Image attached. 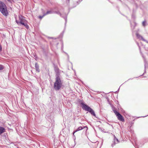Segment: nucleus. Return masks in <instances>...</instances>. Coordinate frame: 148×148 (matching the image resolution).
I'll return each mask as SVG.
<instances>
[{
	"label": "nucleus",
	"instance_id": "obj_1",
	"mask_svg": "<svg viewBox=\"0 0 148 148\" xmlns=\"http://www.w3.org/2000/svg\"><path fill=\"white\" fill-rule=\"evenodd\" d=\"M130 1L134 3V8L132 11V18L134 19L135 18V16L134 15L136 13V9L139 7H141V5H142L141 2L139 0H130Z\"/></svg>",
	"mask_w": 148,
	"mask_h": 148
},
{
	"label": "nucleus",
	"instance_id": "obj_2",
	"mask_svg": "<svg viewBox=\"0 0 148 148\" xmlns=\"http://www.w3.org/2000/svg\"><path fill=\"white\" fill-rule=\"evenodd\" d=\"M63 82L60 79V77H56L55 81L54 84V88L56 91L60 90L62 85Z\"/></svg>",
	"mask_w": 148,
	"mask_h": 148
},
{
	"label": "nucleus",
	"instance_id": "obj_3",
	"mask_svg": "<svg viewBox=\"0 0 148 148\" xmlns=\"http://www.w3.org/2000/svg\"><path fill=\"white\" fill-rule=\"evenodd\" d=\"M80 104L83 110L88 112L92 115L97 118L95 112L90 107L83 102H81Z\"/></svg>",
	"mask_w": 148,
	"mask_h": 148
},
{
	"label": "nucleus",
	"instance_id": "obj_4",
	"mask_svg": "<svg viewBox=\"0 0 148 148\" xmlns=\"http://www.w3.org/2000/svg\"><path fill=\"white\" fill-rule=\"evenodd\" d=\"M0 12L4 16H7L8 14L6 5L1 1H0Z\"/></svg>",
	"mask_w": 148,
	"mask_h": 148
},
{
	"label": "nucleus",
	"instance_id": "obj_5",
	"mask_svg": "<svg viewBox=\"0 0 148 148\" xmlns=\"http://www.w3.org/2000/svg\"><path fill=\"white\" fill-rule=\"evenodd\" d=\"M59 14L60 15V16L64 18L65 20V25H66V22H67V15L66 14H64V16L61 13H60V12L59 11H54V13H53V14Z\"/></svg>",
	"mask_w": 148,
	"mask_h": 148
},
{
	"label": "nucleus",
	"instance_id": "obj_6",
	"mask_svg": "<svg viewBox=\"0 0 148 148\" xmlns=\"http://www.w3.org/2000/svg\"><path fill=\"white\" fill-rule=\"evenodd\" d=\"M116 114H115L116 116L117 117L119 121H124V117L119 112H115Z\"/></svg>",
	"mask_w": 148,
	"mask_h": 148
},
{
	"label": "nucleus",
	"instance_id": "obj_7",
	"mask_svg": "<svg viewBox=\"0 0 148 148\" xmlns=\"http://www.w3.org/2000/svg\"><path fill=\"white\" fill-rule=\"evenodd\" d=\"M55 71L56 73V77H60L59 69L57 66H55L54 67Z\"/></svg>",
	"mask_w": 148,
	"mask_h": 148
},
{
	"label": "nucleus",
	"instance_id": "obj_8",
	"mask_svg": "<svg viewBox=\"0 0 148 148\" xmlns=\"http://www.w3.org/2000/svg\"><path fill=\"white\" fill-rule=\"evenodd\" d=\"M136 35L137 37L140 40H142L143 41L146 42L147 43H148V41L143 38V37L140 35L138 33H136Z\"/></svg>",
	"mask_w": 148,
	"mask_h": 148
},
{
	"label": "nucleus",
	"instance_id": "obj_9",
	"mask_svg": "<svg viewBox=\"0 0 148 148\" xmlns=\"http://www.w3.org/2000/svg\"><path fill=\"white\" fill-rule=\"evenodd\" d=\"M85 128H87L86 130L88 129V128H87V127H86V126H84V127H83L80 126V127H79L77 129H76L74 131V132H73V134L74 135V134L76 132L78 131L81 130Z\"/></svg>",
	"mask_w": 148,
	"mask_h": 148
},
{
	"label": "nucleus",
	"instance_id": "obj_10",
	"mask_svg": "<svg viewBox=\"0 0 148 148\" xmlns=\"http://www.w3.org/2000/svg\"><path fill=\"white\" fill-rule=\"evenodd\" d=\"M20 25H24L25 27L27 29H29V26L27 23H25L24 21H21L20 22Z\"/></svg>",
	"mask_w": 148,
	"mask_h": 148
},
{
	"label": "nucleus",
	"instance_id": "obj_11",
	"mask_svg": "<svg viewBox=\"0 0 148 148\" xmlns=\"http://www.w3.org/2000/svg\"><path fill=\"white\" fill-rule=\"evenodd\" d=\"M54 11L52 8H51L50 10L47 11L46 13H45L46 15L50 14H53Z\"/></svg>",
	"mask_w": 148,
	"mask_h": 148
},
{
	"label": "nucleus",
	"instance_id": "obj_12",
	"mask_svg": "<svg viewBox=\"0 0 148 148\" xmlns=\"http://www.w3.org/2000/svg\"><path fill=\"white\" fill-rule=\"evenodd\" d=\"M5 131V129L3 127L0 126V135Z\"/></svg>",
	"mask_w": 148,
	"mask_h": 148
},
{
	"label": "nucleus",
	"instance_id": "obj_13",
	"mask_svg": "<svg viewBox=\"0 0 148 148\" xmlns=\"http://www.w3.org/2000/svg\"><path fill=\"white\" fill-rule=\"evenodd\" d=\"M35 67L36 68V71H37L38 72H39L40 70L39 69V66L37 63H35Z\"/></svg>",
	"mask_w": 148,
	"mask_h": 148
},
{
	"label": "nucleus",
	"instance_id": "obj_14",
	"mask_svg": "<svg viewBox=\"0 0 148 148\" xmlns=\"http://www.w3.org/2000/svg\"><path fill=\"white\" fill-rule=\"evenodd\" d=\"M113 136L114 137L113 141L118 143L119 142L118 139L114 135H113Z\"/></svg>",
	"mask_w": 148,
	"mask_h": 148
},
{
	"label": "nucleus",
	"instance_id": "obj_15",
	"mask_svg": "<svg viewBox=\"0 0 148 148\" xmlns=\"http://www.w3.org/2000/svg\"><path fill=\"white\" fill-rule=\"evenodd\" d=\"M112 110L114 112V113L115 114H116V112H118L117 110H116V108L113 105H112L111 106Z\"/></svg>",
	"mask_w": 148,
	"mask_h": 148
},
{
	"label": "nucleus",
	"instance_id": "obj_16",
	"mask_svg": "<svg viewBox=\"0 0 148 148\" xmlns=\"http://www.w3.org/2000/svg\"><path fill=\"white\" fill-rule=\"evenodd\" d=\"M23 17L22 16H19V22L21 21H24V19H23Z\"/></svg>",
	"mask_w": 148,
	"mask_h": 148
},
{
	"label": "nucleus",
	"instance_id": "obj_17",
	"mask_svg": "<svg viewBox=\"0 0 148 148\" xmlns=\"http://www.w3.org/2000/svg\"><path fill=\"white\" fill-rule=\"evenodd\" d=\"M82 0H81V1L80 0H79L78 1H77L76 2H75L74 4H75V5L73 7H75L77 5H78L80 1H82Z\"/></svg>",
	"mask_w": 148,
	"mask_h": 148
},
{
	"label": "nucleus",
	"instance_id": "obj_18",
	"mask_svg": "<svg viewBox=\"0 0 148 148\" xmlns=\"http://www.w3.org/2000/svg\"><path fill=\"white\" fill-rule=\"evenodd\" d=\"M147 23L145 20L144 21L142 22V25L144 27H145Z\"/></svg>",
	"mask_w": 148,
	"mask_h": 148
},
{
	"label": "nucleus",
	"instance_id": "obj_19",
	"mask_svg": "<svg viewBox=\"0 0 148 148\" xmlns=\"http://www.w3.org/2000/svg\"><path fill=\"white\" fill-rule=\"evenodd\" d=\"M117 144V143L115 142H114V141H112V143L111 144V146L112 147H114V146L116 145V144Z\"/></svg>",
	"mask_w": 148,
	"mask_h": 148
},
{
	"label": "nucleus",
	"instance_id": "obj_20",
	"mask_svg": "<svg viewBox=\"0 0 148 148\" xmlns=\"http://www.w3.org/2000/svg\"><path fill=\"white\" fill-rule=\"evenodd\" d=\"M46 16L45 13L43 14V15L42 16H38L39 18L40 19H42L44 16Z\"/></svg>",
	"mask_w": 148,
	"mask_h": 148
},
{
	"label": "nucleus",
	"instance_id": "obj_21",
	"mask_svg": "<svg viewBox=\"0 0 148 148\" xmlns=\"http://www.w3.org/2000/svg\"><path fill=\"white\" fill-rule=\"evenodd\" d=\"M64 31H65V30H64L63 31V32L62 33H61L60 34L59 36L60 37H62L63 36V35L64 33Z\"/></svg>",
	"mask_w": 148,
	"mask_h": 148
},
{
	"label": "nucleus",
	"instance_id": "obj_22",
	"mask_svg": "<svg viewBox=\"0 0 148 148\" xmlns=\"http://www.w3.org/2000/svg\"><path fill=\"white\" fill-rule=\"evenodd\" d=\"M134 24H135V25L134 26H132V23H131L130 22V25H131V27L132 28H133V29H134V27H135V26H136V23H135L134 22Z\"/></svg>",
	"mask_w": 148,
	"mask_h": 148
},
{
	"label": "nucleus",
	"instance_id": "obj_23",
	"mask_svg": "<svg viewBox=\"0 0 148 148\" xmlns=\"http://www.w3.org/2000/svg\"><path fill=\"white\" fill-rule=\"evenodd\" d=\"M9 3L11 4L12 3V2H14V0H7Z\"/></svg>",
	"mask_w": 148,
	"mask_h": 148
},
{
	"label": "nucleus",
	"instance_id": "obj_24",
	"mask_svg": "<svg viewBox=\"0 0 148 148\" xmlns=\"http://www.w3.org/2000/svg\"><path fill=\"white\" fill-rule=\"evenodd\" d=\"M16 23L18 25H20V22L19 21H18L17 20H16Z\"/></svg>",
	"mask_w": 148,
	"mask_h": 148
},
{
	"label": "nucleus",
	"instance_id": "obj_25",
	"mask_svg": "<svg viewBox=\"0 0 148 148\" xmlns=\"http://www.w3.org/2000/svg\"><path fill=\"white\" fill-rule=\"evenodd\" d=\"M3 69V65H0V70H2Z\"/></svg>",
	"mask_w": 148,
	"mask_h": 148
},
{
	"label": "nucleus",
	"instance_id": "obj_26",
	"mask_svg": "<svg viewBox=\"0 0 148 148\" xmlns=\"http://www.w3.org/2000/svg\"><path fill=\"white\" fill-rule=\"evenodd\" d=\"M2 51V47L1 45H0V53Z\"/></svg>",
	"mask_w": 148,
	"mask_h": 148
},
{
	"label": "nucleus",
	"instance_id": "obj_27",
	"mask_svg": "<svg viewBox=\"0 0 148 148\" xmlns=\"http://www.w3.org/2000/svg\"><path fill=\"white\" fill-rule=\"evenodd\" d=\"M65 53L66 54H67V57H68V60H69V55H68V54L67 53H65Z\"/></svg>",
	"mask_w": 148,
	"mask_h": 148
},
{
	"label": "nucleus",
	"instance_id": "obj_28",
	"mask_svg": "<svg viewBox=\"0 0 148 148\" xmlns=\"http://www.w3.org/2000/svg\"><path fill=\"white\" fill-rule=\"evenodd\" d=\"M143 58H144V62H145V63H146L145 59V58H144V56H143Z\"/></svg>",
	"mask_w": 148,
	"mask_h": 148
},
{
	"label": "nucleus",
	"instance_id": "obj_29",
	"mask_svg": "<svg viewBox=\"0 0 148 148\" xmlns=\"http://www.w3.org/2000/svg\"><path fill=\"white\" fill-rule=\"evenodd\" d=\"M137 44L138 45V47H139V49L140 50V47L139 46L138 43H137Z\"/></svg>",
	"mask_w": 148,
	"mask_h": 148
},
{
	"label": "nucleus",
	"instance_id": "obj_30",
	"mask_svg": "<svg viewBox=\"0 0 148 148\" xmlns=\"http://www.w3.org/2000/svg\"><path fill=\"white\" fill-rule=\"evenodd\" d=\"M146 71H145H145L144 72V73H143V74H142V75H140V76H142V75H143V74H145V73H146Z\"/></svg>",
	"mask_w": 148,
	"mask_h": 148
},
{
	"label": "nucleus",
	"instance_id": "obj_31",
	"mask_svg": "<svg viewBox=\"0 0 148 148\" xmlns=\"http://www.w3.org/2000/svg\"><path fill=\"white\" fill-rule=\"evenodd\" d=\"M48 38H50V39H53V37H48Z\"/></svg>",
	"mask_w": 148,
	"mask_h": 148
},
{
	"label": "nucleus",
	"instance_id": "obj_32",
	"mask_svg": "<svg viewBox=\"0 0 148 148\" xmlns=\"http://www.w3.org/2000/svg\"><path fill=\"white\" fill-rule=\"evenodd\" d=\"M147 116H148V115H147ZM146 116H143V117H145Z\"/></svg>",
	"mask_w": 148,
	"mask_h": 148
},
{
	"label": "nucleus",
	"instance_id": "obj_33",
	"mask_svg": "<svg viewBox=\"0 0 148 148\" xmlns=\"http://www.w3.org/2000/svg\"><path fill=\"white\" fill-rule=\"evenodd\" d=\"M34 57L36 58V56H35Z\"/></svg>",
	"mask_w": 148,
	"mask_h": 148
},
{
	"label": "nucleus",
	"instance_id": "obj_34",
	"mask_svg": "<svg viewBox=\"0 0 148 148\" xmlns=\"http://www.w3.org/2000/svg\"><path fill=\"white\" fill-rule=\"evenodd\" d=\"M119 88L118 89V90H119Z\"/></svg>",
	"mask_w": 148,
	"mask_h": 148
},
{
	"label": "nucleus",
	"instance_id": "obj_35",
	"mask_svg": "<svg viewBox=\"0 0 148 148\" xmlns=\"http://www.w3.org/2000/svg\"><path fill=\"white\" fill-rule=\"evenodd\" d=\"M68 0L69 1V0Z\"/></svg>",
	"mask_w": 148,
	"mask_h": 148
}]
</instances>
